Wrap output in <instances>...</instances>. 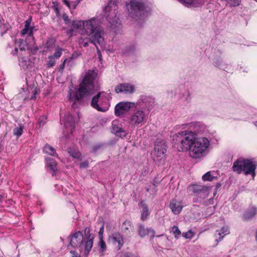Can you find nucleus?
Returning a JSON list of instances; mask_svg holds the SVG:
<instances>
[{"label":"nucleus","instance_id":"f257e3e1","mask_svg":"<svg viewBox=\"0 0 257 257\" xmlns=\"http://www.w3.org/2000/svg\"><path fill=\"white\" fill-rule=\"evenodd\" d=\"M72 25L76 29H80L83 27V33L88 37L90 42L95 46L97 50V45H103L104 31L98 25L96 19L92 18L85 21H73Z\"/></svg>","mask_w":257,"mask_h":257},{"label":"nucleus","instance_id":"f03ea898","mask_svg":"<svg viewBox=\"0 0 257 257\" xmlns=\"http://www.w3.org/2000/svg\"><path fill=\"white\" fill-rule=\"evenodd\" d=\"M154 104V100L152 97L142 95L136 102V107L140 106L141 108L134 110L130 115V123L134 127H140L145 124Z\"/></svg>","mask_w":257,"mask_h":257},{"label":"nucleus","instance_id":"7ed1b4c3","mask_svg":"<svg viewBox=\"0 0 257 257\" xmlns=\"http://www.w3.org/2000/svg\"><path fill=\"white\" fill-rule=\"evenodd\" d=\"M100 89L98 81H75L71 82L69 86V98L70 100L81 101L84 97L92 94Z\"/></svg>","mask_w":257,"mask_h":257},{"label":"nucleus","instance_id":"20e7f679","mask_svg":"<svg viewBox=\"0 0 257 257\" xmlns=\"http://www.w3.org/2000/svg\"><path fill=\"white\" fill-rule=\"evenodd\" d=\"M256 163L252 159H244L239 158L235 161L232 167L233 172L240 174L243 172L245 175H251L253 178L255 175V170Z\"/></svg>","mask_w":257,"mask_h":257},{"label":"nucleus","instance_id":"39448f33","mask_svg":"<svg viewBox=\"0 0 257 257\" xmlns=\"http://www.w3.org/2000/svg\"><path fill=\"white\" fill-rule=\"evenodd\" d=\"M210 142L204 137L196 139L189 151L190 156L193 159H200L204 157L207 152Z\"/></svg>","mask_w":257,"mask_h":257},{"label":"nucleus","instance_id":"423d86ee","mask_svg":"<svg viewBox=\"0 0 257 257\" xmlns=\"http://www.w3.org/2000/svg\"><path fill=\"white\" fill-rule=\"evenodd\" d=\"M110 93L105 91L98 92L91 100V106L96 110L102 112L107 110L110 106Z\"/></svg>","mask_w":257,"mask_h":257},{"label":"nucleus","instance_id":"0eeeda50","mask_svg":"<svg viewBox=\"0 0 257 257\" xmlns=\"http://www.w3.org/2000/svg\"><path fill=\"white\" fill-rule=\"evenodd\" d=\"M177 136L179 142L178 150L182 152L189 151L196 139L195 134L192 131H182Z\"/></svg>","mask_w":257,"mask_h":257},{"label":"nucleus","instance_id":"6e6552de","mask_svg":"<svg viewBox=\"0 0 257 257\" xmlns=\"http://www.w3.org/2000/svg\"><path fill=\"white\" fill-rule=\"evenodd\" d=\"M60 123L64 124V137L61 139V141L63 139L67 138H70V135L72 133L75 127V119L74 117L69 113L66 115L63 118L62 115L60 116Z\"/></svg>","mask_w":257,"mask_h":257},{"label":"nucleus","instance_id":"1a4fd4ad","mask_svg":"<svg viewBox=\"0 0 257 257\" xmlns=\"http://www.w3.org/2000/svg\"><path fill=\"white\" fill-rule=\"evenodd\" d=\"M131 11L130 13L135 19L140 18L145 14V4L140 1L133 0L130 2Z\"/></svg>","mask_w":257,"mask_h":257},{"label":"nucleus","instance_id":"9d476101","mask_svg":"<svg viewBox=\"0 0 257 257\" xmlns=\"http://www.w3.org/2000/svg\"><path fill=\"white\" fill-rule=\"evenodd\" d=\"M166 150L167 148L164 142H156L155 144L154 149L151 153L153 160L157 161L164 158Z\"/></svg>","mask_w":257,"mask_h":257},{"label":"nucleus","instance_id":"9b49d317","mask_svg":"<svg viewBox=\"0 0 257 257\" xmlns=\"http://www.w3.org/2000/svg\"><path fill=\"white\" fill-rule=\"evenodd\" d=\"M136 103L130 102H120L117 103L114 109V113L116 116H120L128 111L131 108L136 107Z\"/></svg>","mask_w":257,"mask_h":257},{"label":"nucleus","instance_id":"f8f14e48","mask_svg":"<svg viewBox=\"0 0 257 257\" xmlns=\"http://www.w3.org/2000/svg\"><path fill=\"white\" fill-rule=\"evenodd\" d=\"M104 10L107 11L108 10L109 12V14L107 15V18L109 21V22L110 24V28L112 29L115 30L116 28H120L121 24L119 22V19L117 17L115 11H110V8L109 7H106Z\"/></svg>","mask_w":257,"mask_h":257},{"label":"nucleus","instance_id":"ddd939ff","mask_svg":"<svg viewBox=\"0 0 257 257\" xmlns=\"http://www.w3.org/2000/svg\"><path fill=\"white\" fill-rule=\"evenodd\" d=\"M87 233L88 238L86 241L84 242V254L87 256L91 248L93 246L94 236L92 234H89L90 228L89 227H86L85 228V233Z\"/></svg>","mask_w":257,"mask_h":257},{"label":"nucleus","instance_id":"4468645a","mask_svg":"<svg viewBox=\"0 0 257 257\" xmlns=\"http://www.w3.org/2000/svg\"><path fill=\"white\" fill-rule=\"evenodd\" d=\"M27 84L28 86V90L31 96L30 99L32 100H35L36 98V95L40 92L39 88L38 87L37 83L34 81H26Z\"/></svg>","mask_w":257,"mask_h":257},{"label":"nucleus","instance_id":"2eb2a0df","mask_svg":"<svg viewBox=\"0 0 257 257\" xmlns=\"http://www.w3.org/2000/svg\"><path fill=\"white\" fill-rule=\"evenodd\" d=\"M115 90L116 93H131L135 90V86L128 83H121L115 87Z\"/></svg>","mask_w":257,"mask_h":257},{"label":"nucleus","instance_id":"dca6fc26","mask_svg":"<svg viewBox=\"0 0 257 257\" xmlns=\"http://www.w3.org/2000/svg\"><path fill=\"white\" fill-rule=\"evenodd\" d=\"M110 239L111 240L113 244L115 245L119 250L120 249L124 244V240L122 235L118 232L113 233Z\"/></svg>","mask_w":257,"mask_h":257},{"label":"nucleus","instance_id":"f3484780","mask_svg":"<svg viewBox=\"0 0 257 257\" xmlns=\"http://www.w3.org/2000/svg\"><path fill=\"white\" fill-rule=\"evenodd\" d=\"M183 207V202L176 199L171 200L169 204L170 208L175 214H179L181 212Z\"/></svg>","mask_w":257,"mask_h":257},{"label":"nucleus","instance_id":"a211bd4d","mask_svg":"<svg viewBox=\"0 0 257 257\" xmlns=\"http://www.w3.org/2000/svg\"><path fill=\"white\" fill-rule=\"evenodd\" d=\"M83 235L80 231L74 233L70 238V244L73 247H76L82 242Z\"/></svg>","mask_w":257,"mask_h":257},{"label":"nucleus","instance_id":"6ab92c4d","mask_svg":"<svg viewBox=\"0 0 257 257\" xmlns=\"http://www.w3.org/2000/svg\"><path fill=\"white\" fill-rule=\"evenodd\" d=\"M112 132L116 136L124 138L127 134L126 132L118 125V122L114 120L112 122Z\"/></svg>","mask_w":257,"mask_h":257},{"label":"nucleus","instance_id":"aec40b11","mask_svg":"<svg viewBox=\"0 0 257 257\" xmlns=\"http://www.w3.org/2000/svg\"><path fill=\"white\" fill-rule=\"evenodd\" d=\"M46 166L50 170L52 176H55L57 173V163L53 159L50 158H46Z\"/></svg>","mask_w":257,"mask_h":257},{"label":"nucleus","instance_id":"412c9836","mask_svg":"<svg viewBox=\"0 0 257 257\" xmlns=\"http://www.w3.org/2000/svg\"><path fill=\"white\" fill-rule=\"evenodd\" d=\"M139 235L143 237L147 235L151 234V238H153L154 237L155 235V230L152 228H145V226L143 225H139Z\"/></svg>","mask_w":257,"mask_h":257},{"label":"nucleus","instance_id":"4be33fe9","mask_svg":"<svg viewBox=\"0 0 257 257\" xmlns=\"http://www.w3.org/2000/svg\"><path fill=\"white\" fill-rule=\"evenodd\" d=\"M31 19H28L25 22V27L21 31V35L24 36L26 34H28L29 37H33V28L30 27Z\"/></svg>","mask_w":257,"mask_h":257},{"label":"nucleus","instance_id":"5701e85b","mask_svg":"<svg viewBox=\"0 0 257 257\" xmlns=\"http://www.w3.org/2000/svg\"><path fill=\"white\" fill-rule=\"evenodd\" d=\"M97 71L93 70H89L86 72L82 80H94L97 78Z\"/></svg>","mask_w":257,"mask_h":257},{"label":"nucleus","instance_id":"b1692460","mask_svg":"<svg viewBox=\"0 0 257 257\" xmlns=\"http://www.w3.org/2000/svg\"><path fill=\"white\" fill-rule=\"evenodd\" d=\"M140 205L142 208L141 219L144 221L147 219L150 212L149 210L148 206L143 201L140 202Z\"/></svg>","mask_w":257,"mask_h":257},{"label":"nucleus","instance_id":"393cba45","mask_svg":"<svg viewBox=\"0 0 257 257\" xmlns=\"http://www.w3.org/2000/svg\"><path fill=\"white\" fill-rule=\"evenodd\" d=\"M43 152L45 153L48 154L51 156H56L57 158H59L55 150L49 145L46 144L45 146L43 149Z\"/></svg>","mask_w":257,"mask_h":257},{"label":"nucleus","instance_id":"a878e982","mask_svg":"<svg viewBox=\"0 0 257 257\" xmlns=\"http://www.w3.org/2000/svg\"><path fill=\"white\" fill-rule=\"evenodd\" d=\"M68 152L73 158L78 159H80L81 154L77 149L74 148H69Z\"/></svg>","mask_w":257,"mask_h":257},{"label":"nucleus","instance_id":"bb28decb","mask_svg":"<svg viewBox=\"0 0 257 257\" xmlns=\"http://www.w3.org/2000/svg\"><path fill=\"white\" fill-rule=\"evenodd\" d=\"M194 193L200 194L201 193H207V188L204 186L195 185L193 187Z\"/></svg>","mask_w":257,"mask_h":257},{"label":"nucleus","instance_id":"cd10ccee","mask_svg":"<svg viewBox=\"0 0 257 257\" xmlns=\"http://www.w3.org/2000/svg\"><path fill=\"white\" fill-rule=\"evenodd\" d=\"M256 212V209L254 207L250 208L244 214V217L246 219H250L254 216Z\"/></svg>","mask_w":257,"mask_h":257},{"label":"nucleus","instance_id":"c85d7f7f","mask_svg":"<svg viewBox=\"0 0 257 257\" xmlns=\"http://www.w3.org/2000/svg\"><path fill=\"white\" fill-rule=\"evenodd\" d=\"M15 42L16 46L19 47L18 49H19L20 51H23L25 50V44L23 39H15Z\"/></svg>","mask_w":257,"mask_h":257},{"label":"nucleus","instance_id":"c756f323","mask_svg":"<svg viewBox=\"0 0 257 257\" xmlns=\"http://www.w3.org/2000/svg\"><path fill=\"white\" fill-rule=\"evenodd\" d=\"M229 230L227 227H223L218 233V235L220 236L219 240H221L225 235L229 234Z\"/></svg>","mask_w":257,"mask_h":257},{"label":"nucleus","instance_id":"7c9ffc66","mask_svg":"<svg viewBox=\"0 0 257 257\" xmlns=\"http://www.w3.org/2000/svg\"><path fill=\"white\" fill-rule=\"evenodd\" d=\"M132 227V223L130 221L126 220L123 222L121 225V229L123 231H125Z\"/></svg>","mask_w":257,"mask_h":257},{"label":"nucleus","instance_id":"2f4dec72","mask_svg":"<svg viewBox=\"0 0 257 257\" xmlns=\"http://www.w3.org/2000/svg\"><path fill=\"white\" fill-rule=\"evenodd\" d=\"M0 28L3 31L1 33V36H3L11 28V26L8 24H2Z\"/></svg>","mask_w":257,"mask_h":257},{"label":"nucleus","instance_id":"473e14b6","mask_svg":"<svg viewBox=\"0 0 257 257\" xmlns=\"http://www.w3.org/2000/svg\"><path fill=\"white\" fill-rule=\"evenodd\" d=\"M215 178L210 172H208L202 176V179L203 181H212Z\"/></svg>","mask_w":257,"mask_h":257},{"label":"nucleus","instance_id":"72a5a7b5","mask_svg":"<svg viewBox=\"0 0 257 257\" xmlns=\"http://www.w3.org/2000/svg\"><path fill=\"white\" fill-rule=\"evenodd\" d=\"M23 132V127L20 126L17 127L14 130V135L17 137H20Z\"/></svg>","mask_w":257,"mask_h":257},{"label":"nucleus","instance_id":"f704fd0d","mask_svg":"<svg viewBox=\"0 0 257 257\" xmlns=\"http://www.w3.org/2000/svg\"><path fill=\"white\" fill-rule=\"evenodd\" d=\"M171 232L174 234L176 238H178L181 234V231L179 229L178 227L176 226H174L172 228Z\"/></svg>","mask_w":257,"mask_h":257},{"label":"nucleus","instance_id":"c9c22d12","mask_svg":"<svg viewBox=\"0 0 257 257\" xmlns=\"http://www.w3.org/2000/svg\"><path fill=\"white\" fill-rule=\"evenodd\" d=\"M99 247L101 252H103L106 250V245L103 238L99 239Z\"/></svg>","mask_w":257,"mask_h":257},{"label":"nucleus","instance_id":"e433bc0d","mask_svg":"<svg viewBox=\"0 0 257 257\" xmlns=\"http://www.w3.org/2000/svg\"><path fill=\"white\" fill-rule=\"evenodd\" d=\"M47 119V117L46 115H42L39 117L38 120V124L39 125V127H41L43 126L45 123V121Z\"/></svg>","mask_w":257,"mask_h":257},{"label":"nucleus","instance_id":"4c0bfd02","mask_svg":"<svg viewBox=\"0 0 257 257\" xmlns=\"http://www.w3.org/2000/svg\"><path fill=\"white\" fill-rule=\"evenodd\" d=\"M53 6L52 8L55 11L57 16H59L60 14V10L59 9V4L57 2H52Z\"/></svg>","mask_w":257,"mask_h":257},{"label":"nucleus","instance_id":"58836bf2","mask_svg":"<svg viewBox=\"0 0 257 257\" xmlns=\"http://www.w3.org/2000/svg\"><path fill=\"white\" fill-rule=\"evenodd\" d=\"M228 4H229L231 6L236 7L238 6L240 3L241 0H225Z\"/></svg>","mask_w":257,"mask_h":257},{"label":"nucleus","instance_id":"ea45409f","mask_svg":"<svg viewBox=\"0 0 257 257\" xmlns=\"http://www.w3.org/2000/svg\"><path fill=\"white\" fill-rule=\"evenodd\" d=\"M49 60L47 62V65L48 67H53L55 64V60L54 57L49 56Z\"/></svg>","mask_w":257,"mask_h":257},{"label":"nucleus","instance_id":"a19ab883","mask_svg":"<svg viewBox=\"0 0 257 257\" xmlns=\"http://www.w3.org/2000/svg\"><path fill=\"white\" fill-rule=\"evenodd\" d=\"M193 236L194 233L191 230L183 233V236L186 238H191Z\"/></svg>","mask_w":257,"mask_h":257},{"label":"nucleus","instance_id":"79ce46f5","mask_svg":"<svg viewBox=\"0 0 257 257\" xmlns=\"http://www.w3.org/2000/svg\"><path fill=\"white\" fill-rule=\"evenodd\" d=\"M180 3L186 6H190L193 3L194 0H178Z\"/></svg>","mask_w":257,"mask_h":257},{"label":"nucleus","instance_id":"37998d69","mask_svg":"<svg viewBox=\"0 0 257 257\" xmlns=\"http://www.w3.org/2000/svg\"><path fill=\"white\" fill-rule=\"evenodd\" d=\"M62 49H59L52 57H54V58H59L62 55Z\"/></svg>","mask_w":257,"mask_h":257},{"label":"nucleus","instance_id":"c03bdc74","mask_svg":"<svg viewBox=\"0 0 257 257\" xmlns=\"http://www.w3.org/2000/svg\"><path fill=\"white\" fill-rule=\"evenodd\" d=\"M63 20L65 21L66 24L68 25L70 23V20L68 16L66 14H63L62 15Z\"/></svg>","mask_w":257,"mask_h":257},{"label":"nucleus","instance_id":"a18cd8bd","mask_svg":"<svg viewBox=\"0 0 257 257\" xmlns=\"http://www.w3.org/2000/svg\"><path fill=\"white\" fill-rule=\"evenodd\" d=\"M104 232V224H103L101 227L100 228L99 231L98 232V235L99 239L103 238V234Z\"/></svg>","mask_w":257,"mask_h":257},{"label":"nucleus","instance_id":"49530a36","mask_svg":"<svg viewBox=\"0 0 257 257\" xmlns=\"http://www.w3.org/2000/svg\"><path fill=\"white\" fill-rule=\"evenodd\" d=\"M79 1H76L74 2H72L70 3V6H71V9H72L73 10H75L77 6V5L79 4Z\"/></svg>","mask_w":257,"mask_h":257},{"label":"nucleus","instance_id":"de8ad7c7","mask_svg":"<svg viewBox=\"0 0 257 257\" xmlns=\"http://www.w3.org/2000/svg\"><path fill=\"white\" fill-rule=\"evenodd\" d=\"M88 167V162L87 161H85L80 164V168H86Z\"/></svg>","mask_w":257,"mask_h":257},{"label":"nucleus","instance_id":"09e8293b","mask_svg":"<svg viewBox=\"0 0 257 257\" xmlns=\"http://www.w3.org/2000/svg\"><path fill=\"white\" fill-rule=\"evenodd\" d=\"M70 253L72 254V257H80V255L75 251H70Z\"/></svg>","mask_w":257,"mask_h":257},{"label":"nucleus","instance_id":"8fccbe9b","mask_svg":"<svg viewBox=\"0 0 257 257\" xmlns=\"http://www.w3.org/2000/svg\"><path fill=\"white\" fill-rule=\"evenodd\" d=\"M63 3L66 5L69 9H71L70 3L68 0H63Z\"/></svg>","mask_w":257,"mask_h":257},{"label":"nucleus","instance_id":"3c124183","mask_svg":"<svg viewBox=\"0 0 257 257\" xmlns=\"http://www.w3.org/2000/svg\"><path fill=\"white\" fill-rule=\"evenodd\" d=\"M66 61H67V59H65V60L63 61V62L62 64H61V65H60V69H62V70H63V69L64 68V67H65V63H66Z\"/></svg>","mask_w":257,"mask_h":257},{"label":"nucleus","instance_id":"603ef678","mask_svg":"<svg viewBox=\"0 0 257 257\" xmlns=\"http://www.w3.org/2000/svg\"><path fill=\"white\" fill-rule=\"evenodd\" d=\"M18 48L16 46L15 48L14 51H12V54L15 55L18 53Z\"/></svg>","mask_w":257,"mask_h":257},{"label":"nucleus","instance_id":"864d4df0","mask_svg":"<svg viewBox=\"0 0 257 257\" xmlns=\"http://www.w3.org/2000/svg\"><path fill=\"white\" fill-rule=\"evenodd\" d=\"M214 63L216 66H219L220 65V62L218 60H216L215 61H214Z\"/></svg>","mask_w":257,"mask_h":257},{"label":"nucleus","instance_id":"5fc2aeb1","mask_svg":"<svg viewBox=\"0 0 257 257\" xmlns=\"http://www.w3.org/2000/svg\"><path fill=\"white\" fill-rule=\"evenodd\" d=\"M121 257H130V256L127 253H124L121 255Z\"/></svg>","mask_w":257,"mask_h":257},{"label":"nucleus","instance_id":"6e6d98bb","mask_svg":"<svg viewBox=\"0 0 257 257\" xmlns=\"http://www.w3.org/2000/svg\"><path fill=\"white\" fill-rule=\"evenodd\" d=\"M83 46H84V47H87V46H88V43H87V42L84 43V44H83Z\"/></svg>","mask_w":257,"mask_h":257},{"label":"nucleus","instance_id":"4d7b16f0","mask_svg":"<svg viewBox=\"0 0 257 257\" xmlns=\"http://www.w3.org/2000/svg\"><path fill=\"white\" fill-rule=\"evenodd\" d=\"M195 124V123H191L190 124V125H191V126H192V125H194Z\"/></svg>","mask_w":257,"mask_h":257},{"label":"nucleus","instance_id":"13d9d810","mask_svg":"<svg viewBox=\"0 0 257 257\" xmlns=\"http://www.w3.org/2000/svg\"><path fill=\"white\" fill-rule=\"evenodd\" d=\"M254 124L257 126V121L254 122Z\"/></svg>","mask_w":257,"mask_h":257},{"label":"nucleus","instance_id":"bf43d9fd","mask_svg":"<svg viewBox=\"0 0 257 257\" xmlns=\"http://www.w3.org/2000/svg\"><path fill=\"white\" fill-rule=\"evenodd\" d=\"M255 237H256V240L257 241V231H256V236H255Z\"/></svg>","mask_w":257,"mask_h":257},{"label":"nucleus","instance_id":"052dcab7","mask_svg":"<svg viewBox=\"0 0 257 257\" xmlns=\"http://www.w3.org/2000/svg\"><path fill=\"white\" fill-rule=\"evenodd\" d=\"M77 1H79V3H80L82 0H77Z\"/></svg>","mask_w":257,"mask_h":257},{"label":"nucleus","instance_id":"680f3d73","mask_svg":"<svg viewBox=\"0 0 257 257\" xmlns=\"http://www.w3.org/2000/svg\"><path fill=\"white\" fill-rule=\"evenodd\" d=\"M132 50L133 51L134 50V47H132Z\"/></svg>","mask_w":257,"mask_h":257},{"label":"nucleus","instance_id":"e2e57ef3","mask_svg":"<svg viewBox=\"0 0 257 257\" xmlns=\"http://www.w3.org/2000/svg\"><path fill=\"white\" fill-rule=\"evenodd\" d=\"M72 57H74V54H73V55H72Z\"/></svg>","mask_w":257,"mask_h":257}]
</instances>
